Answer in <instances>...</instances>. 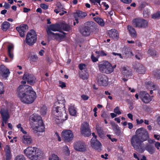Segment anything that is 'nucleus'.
I'll list each match as a JSON object with an SVG mask.
<instances>
[{
    "label": "nucleus",
    "instance_id": "1",
    "mask_svg": "<svg viewBox=\"0 0 160 160\" xmlns=\"http://www.w3.org/2000/svg\"><path fill=\"white\" fill-rule=\"evenodd\" d=\"M17 94L21 102L27 104L33 103L37 97L36 92L28 85H20L17 89Z\"/></svg>",
    "mask_w": 160,
    "mask_h": 160
},
{
    "label": "nucleus",
    "instance_id": "2",
    "mask_svg": "<svg viewBox=\"0 0 160 160\" xmlns=\"http://www.w3.org/2000/svg\"><path fill=\"white\" fill-rule=\"evenodd\" d=\"M57 99L58 101L55 102L53 106L52 116L53 120L57 124H59L61 122L62 120H63V118H62L63 117V112L65 115H66V114L65 111V100L64 98L59 96Z\"/></svg>",
    "mask_w": 160,
    "mask_h": 160
},
{
    "label": "nucleus",
    "instance_id": "3",
    "mask_svg": "<svg viewBox=\"0 0 160 160\" xmlns=\"http://www.w3.org/2000/svg\"><path fill=\"white\" fill-rule=\"evenodd\" d=\"M149 138V135L144 128H140L137 129L135 135L132 136L131 141L132 145L135 150L139 149L142 143Z\"/></svg>",
    "mask_w": 160,
    "mask_h": 160
},
{
    "label": "nucleus",
    "instance_id": "4",
    "mask_svg": "<svg viewBox=\"0 0 160 160\" xmlns=\"http://www.w3.org/2000/svg\"><path fill=\"white\" fill-rule=\"evenodd\" d=\"M25 154L31 160H39L44 156V153L40 149L29 146L24 151Z\"/></svg>",
    "mask_w": 160,
    "mask_h": 160
},
{
    "label": "nucleus",
    "instance_id": "5",
    "mask_svg": "<svg viewBox=\"0 0 160 160\" xmlns=\"http://www.w3.org/2000/svg\"><path fill=\"white\" fill-rule=\"evenodd\" d=\"M97 28V25L94 22L88 21L84 25L79 28V31L82 35L87 37L89 36L91 32H93Z\"/></svg>",
    "mask_w": 160,
    "mask_h": 160
},
{
    "label": "nucleus",
    "instance_id": "6",
    "mask_svg": "<svg viewBox=\"0 0 160 160\" xmlns=\"http://www.w3.org/2000/svg\"><path fill=\"white\" fill-rule=\"evenodd\" d=\"M61 30V25L59 24H52L49 26H48L46 28V31L48 36L51 35L54 36L56 38L63 39L66 37V33L64 32H61L62 34L59 33H54L51 31H60Z\"/></svg>",
    "mask_w": 160,
    "mask_h": 160
},
{
    "label": "nucleus",
    "instance_id": "7",
    "mask_svg": "<svg viewBox=\"0 0 160 160\" xmlns=\"http://www.w3.org/2000/svg\"><path fill=\"white\" fill-rule=\"evenodd\" d=\"M99 71L103 73L110 74L113 72L112 65L108 62L104 61L98 65Z\"/></svg>",
    "mask_w": 160,
    "mask_h": 160
},
{
    "label": "nucleus",
    "instance_id": "8",
    "mask_svg": "<svg viewBox=\"0 0 160 160\" xmlns=\"http://www.w3.org/2000/svg\"><path fill=\"white\" fill-rule=\"evenodd\" d=\"M37 39V35L35 31L32 29L26 35V43L29 46H32L36 42Z\"/></svg>",
    "mask_w": 160,
    "mask_h": 160
},
{
    "label": "nucleus",
    "instance_id": "9",
    "mask_svg": "<svg viewBox=\"0 0 160 160\" xmlns=\"http://www.w3.org/2000/svg\"><path fill=\"white\" fill-rule=\"evenodd\" d=\"M132 24L135 28H145L147 27L148 22L147 20L142 18H136L132 21Z\"/></svg>",
    "mask_w": 160,
    "mask_h": 160
},
{
    "label": "nucleus",
    "instance_id": "10",
    "mask_svg": "<svg viewBox=\"0 0 160 160\" xmlns=\"http://www.w3.org/2000/svg\"><path fill=\"white\" fill-rule=\"evenodd\" d=\"M97 82L99 86L106 87L108 84V78L105 74L100 73L97 77Z\"/></svg>",
    "mask_w": 160,
    "mask_h": 160
},
{
    "label": "nucleus",
    "instance_id": "11",
    "mask_svg": "<svg viewBox=\"0 0 160 160\" xmlns=\"http://www.w3.org/2000/svg\"><path fill=\"white\" fill-rule=\"evenodd\" d=\"M73 134L71 130H66L62 132V139L65 142H69L73 138Z\"/></svg>",
    "mask_w": 160,
    "mask_h": 160
},
{
    "label": "nucleus",
    "instance_id": "12",
    "mask_svg": "<svg viewBox=\"0 0 160 160\" xmlns=\"http://www.w3.org/2000/svg\"><path fill=\"white\" fill-rule=\"evenodd\" d=\"M81 132L82 134L85 137H89L91 135V131L88 123L84 122L81 126Z\"/></svg>",
    "mask_w": 160,
    "mask_h": 160
},
{
    "label": "nucleus",
    "instance_id": "13",
    "mask_svg": "<svg viewBox=\"0 0 160 160\" xmlns=\"http://www.w3.org/2000/svg\"><path fill=\"white\" fill-rule=\"evenodd\" d=\"M74 148L75 150L79 152H85L87 151L86 145L82 141L75 142L74 145Z\"/></svg>",
    "mask_w": 160,
    "mask_h": 160
},
{
    "label": "nucleus",
    "instance_id": "14",
    "mask_svg": "<svg viewBox=\"0 0 160 160\" xmlns=\"http://www.w3.org/2000/svg\"><path fill=\"white\" fill-rule=\"evenodd\" d=\"M42 119L41 116L36 114H32L30 117L29 122L30 125L32 126L38 123H42Z\"/></svg>",
    "mask_w": 160,
    "mask_h": 160
},
{
    "label": "nucleus",
    "instance_id": "15",
    "mask_svg": "<svg viewBox=\"0 0 160 160\" xmlns=\"http://www.w3.org/2000/svg\"><path fill=\"white\" fill-rule=\"evenodd\" d=\"M139 95V98L144 103H148L152 100V98L149 94L146 92L141 91Z\"/></svg>",
    "mask_w": 160,
    "mask_h": 160
},
{
    "label": "nucleus",
    "instance_id": "16",
    "mask_svg": "<svg viewBox=\"0 0 160 160\" xmlns=\"http://www.w3.org/2000/svg\"><path fill=\"white\" fill-rule=\"evenodd\" d=\"M28 28V26L25 24H22L16 28V29L18 32L20 36L21 37H24Z\"/></svg>",
    "mask_w": 160,
    "mask_h": 160
},
{
    "label": "nucleus",
    "instance_id": "17",
    "mask_svg": "<svg viewBox=\"0 0 160 160\" xmlns=\"http://www.w3.org/2000/svg\"><path fill=\"white\" fill-rule=\"evenodd\" d=\"M22 79L27 81L28 83L31 85L33 84L35 82V78L34 76L28 72L24 73Z\"/></svg>",
    "mask_w": 160,
    "mask_h": 160
},
{
    "label": "nucleus",
    "instance_id": "18",
    "mask_svg": "<svg viewBox=\"0 0 160 160\" xmlns=\"http://www.w3.org/2000/svg\"><path fill=\"white\" fill-rule=\"evenodd\" d=\"M91 146L95 149L100 151L101 150V147L102 144L101 143L97 140H95L92 138L91 141Z\"/></svg>",
    "mask_w": 160,
    "mask_h": 160
},
{
    "label": "nucleus",
    "instance_id": "19",
    "mask_svg": "<svg viewBox=\"0 0 160 160\" xmlns=\"http://www.w3.org/2000/svg\"><path fill=\"white\" fill-rule=\"evenodd\" d=\"M122 55L126 58H128L133 56V53L131 49L129 47L124 46L122 51Z\"/></svg>",
    "mask_w": 160,
    "mask_h": 160
},
{
    "label": "nucleus",
    "instance_id": "20",
    "mask_svg": "<svg viewBox=\"0 0 160 160\" xmlns=\"http://www.w3.org/2000/svg\"><path fill=\"white\" fill-rule=\"evenodd\" d=\"M107 33L111 38L118 39L119 38L118 31L115 29H112L107 31Z\"/></svg>",
    "mask_w": 160,
    "mask_h": 160
},
{
    "label": "nucleus",
    "instance_id": "21",
    "mask_svg": "<svg viewBox=\"0 0 160 160\" xmlns=\"http://www.w3.org/2000/svg\"><path fill=\"white\" fill-rule=\"evenodd\" d=\"M33 127V130L36 131V133L38 132H42L44 131V126L43 121L42 123H38Z\"/></svg>",
    "mask_w": 160,
    "mask_h": 160
},
{
    "label": "nucleus",
    "instance_id": "22",
    "mask_svg": "<svg viewBox=\"0 0 160 160\" xmlns=\"http://www.w3.org/2000/svg\"><path fill=\"white\" fill-rule=\"evenodd\" d=\"M0 72L1 76L4 78H7L8 77L10 72L9 70L4 65H1L0 67Z\"/></svg>",
    "mask_w": 160,
    "mask_h": 160
},
{
    "label": "nucleus",
    "instance_id": "23",
    "mask_svg": "<svg viewBox=\"0 0 160 160\" xmlns=\"http://www.w3.org/2000/svg\"><path fill=\"white\" fill-rule=\"evenodd\" d=\"M0 113L2 118V121L6 123L10 117L9 112L7 110L1 109L0 111Z\"/></svg>",
    "mask_w": 160,
    "mask_h": 160
},
{
    "label": "nucleus",
    "instance_id": "24",
    "mask_svg": "<svg viewBox=\"0 0 160 160\" xmlns=\"http://www.w3.org/2000/svg\"><path fill=\"white\" fill-rule=\"evenodd\" d=\"M110 124L115 133L117 136L120 135L121 133V131L119 126L113 121L111 122Z\"/></svg>",
    "mask_w": 160,
    "mask_h": 160
},
{
    "label": "nucleus",
    "instance_id": "25",
    "mask_svg": "<svg viewBox=\"0 0 160 160\" xmlns=\"http://www.w3.org/2000/svg\"><path fill=\"white\" fill-rule=\"evenodd\" d=\"M145 148L150 154H153L155 152V147L153 144L147 143L146 145Z\"/></svg>",
    "mask_w": 160,
    "mask_h": 160
},
{
    "label": "nucleus",
    "instance_id": "26",
    "mask_svg": "<svg viewBox=\"0 0 160 160\" xmlns=\"http://www.w3.org/2000/svg\"><path fill=\"white\" fill-rule=\"evenodd\" d=\"M134 69L140 74H144L146 71L145 68L140 64L136 65Z\"/></svg>",
    "mask_w": 160,
    "mask_h": 160
},
{
    "label": "nucleus",
    "instance_id": "27",
    "mask_svg": "<svg viewBox=\"0 0 160 160\" xmlns=\"http://www.w3.org/2000/svg\"><path fill=\"white\" fill-rule=\"evenodd\" d=\"M4 150L5 152V155L6 160H10L11 158V151L9 145H6L4 148Z\"/></svg>",
    "mask_w": 160,
    "mask_h": 160
},
{
    "label": "nucleus",
    "instance_id": "28",
    "mask_svg": "<svg viewBox=\"0 0 160 160\" xmlns=\"http://www.w3.org/2000/svg\"><path fill=\"white\" fill-rule=\"evenodd\" d=\"M148 53L154 58L159 57V54L157 51L153 48H149L148 51Z\"/></svg>",
    "mask_w": 160,
    "mask_h": 160
},
{
    "label": "nucleus",
    "instance_id": "29",
    "mask_svg": "<svg viewBox=\"0 0 160 160\" xmlns=\"http://www.w3.org/2000/svg\"><path fill=\"white\" fill-rule=\"evenodd\" d=\"M22 140L23 143L28 145L31 144L32 142V138L29 135H24Z\"/></svg>",
    "mask_w": 160,
    "mask_h": 160
},
{
    "label": "nucleus",
    "instance_id": "30",
    "mask_svg": "<svg viewBox=\"0 0 160 160\" xmlns=\"http://www.w3.org/2000/svg\"><path fill=\"white\" fill-rule=\"evenodd\" d=\"M60 25L61 29L62 28L65 31L69 32L72 29V26L69 25L67 24L62 22Z\"/></svg>",
    "mask_w": 160,
    "mask_h": 160
},
{
    "label": "nucleus",
    "instance_id": "31",
    "mask_svg": "<svg viewBox=\"0 0 160 160\" xmlns=\"http://www.w3.org/2000/svg\"><path fill=\"white\" fill-rule=\"evenodd\" d=\"M127 28L130 35L133 38H136L137 34L135 29L130 25L128 26Z\"/></svg>",
    "mask_w": 160,
    "mask_h": 160
},
{
    "label": "nucleus",
    "instance_id": "32",
    "mask_svg": "<svg viewBox=\"0 0 160 160\" xmlns=\"http://www.w3.org/2000/svg\"><path fill=\"white\" fill-rule=\"evenodd\" d=\"M10 27V24L8 21H4L2 24L1 29L3 31H6Z\"/></svg>",
    "mask_w": 160,
    "mask_h": 160
},
{
    "label": "nucleus",
    "instance_id": "33",
    "mask_svg": "<svg viewBox=\"0 0 160 160\" xmlns=\"http://www.w3.org/2000/svg\"><path fill=\"white\" fill-rule=\"evenodd\" d=\"M68 110L70 114L73 116H75L76 115L77 111L76 108L73 105H71L69 106Z\"/></svg>",
    "mask_w": 160,
    "mask_h": 160
},
{
    "label": "nucleus",
    "instance_id": "34",
    "mask_svg": "<svg viewBox=\"0 0 160 160\" xmlns=\"http://www.w3.org/2000/svg\"><path fill=\"white\" fill-rule=\"evenodd\" d=\"M93 19L100 26L102 27L104 26V22L103 21V20L102 18L98 17H94L93 18Z\"/></svg>",
    "mask_w": 160,
    "mask_h": 160
},
{
    "label": "nucleus",
    "instance_id": "35",
    "mask_svg": "<svg viewBox=\"0 0 160 160\" xmlns=\"http://www.w3.org/2000/svg\"><path fill=\"white\" fill-rule=\"evenodd\" d=\"M75 14L77 15V17L80 18H83L87 15L86 12H82L81 11H79V10H78L76 11Z\"/></svg>",
    "mask_w": 160,
    "mask_h": 160
},
{
    "label": "nucleus",
    "instance_id": "36",
    "mask_svg": "<svg viewBox=\"0 0 160 160\" xmlns=\"http://www.w3.org/2000/svg\"><path fill=\"white\" fill-rule=\"evenodd\" d=\"M96 130L97 131L98 135L100 137H102L103 133V131L101 127L99 125H96Z\"/></svg>",
    "mask_w": 160,
    "mask_h": 160
},
{
    "label": "nucleus",
    "instance_id": "37",
    "mask_svg": "<svg viewBox=\"0 0 160 160\" xmlns=\"http://www.w3.org/2000/svg\"><path fill=\"white\" fill-rule=\"evenodd\" d=\"M123 74L124 76H126L127 78H128L131 76L132 75V71L131 69L127 70L126 69H124V72Z\"/></svg>",
    "mask_w": 160,
    "mask_h": 160
},
{
    "label": "nucleus",
    "instance_id": "38",
    "mask_svg": "<svg viewBox=\"0 0 160 160\" xmlns=\"http://www.w3.org/2000/svg\"><path fill=\"white\" fill-rule=\"evenodd\" d=\"M95 53L97 55V57L99 58L100 57H103L106 56L107 54L103 50L100 51H95Z\"/></svg>",
    "mask_w": 160,
    "mask_h": 160
},
{
    "label": "nucleus",
    "instance_id": "39",
    "mask_svg": "<svg viewBox=\"0 0 160 160\" xmlns=\"http://www.w3.org/2000/svg\"><path fill=\"white\" fill-rule=\"evenodd\" d=\"M13 48V46L11 45H8V54L9 58L12 59L13 58V54L11 52V49Z\"/></svg>",
    "mask_w": 160,
    "mask_h": 160
},
{
    "label": "nucleus",
    "instance_id": "40",
    "mask_svg": "<svg viewBox=\"0 0 160 160\" xmlns=\"http://www.w3.org/2000/svg\"><path fill=\"white\" fill-rule=\"evenodd\" d=\"M47 108L46 106L45 105H43L42 107L40 112V113L42 115H45L47 112Z\"/></svg>",
    "mask_w": 160,
    "mask_h": 160
},
{
    "label": "nucleus",
    "instance_id": "41",
    "mask_svg": "<svg viewBox=\"0 0 160 160\" xmlns=\"http://www.w3.org/2000/svg\"><path fill=\"white\" fill-rule=\"evenodd\" d=\"M102 117L105 119H109L110 118L109 113L107 112H104L101 114Z\"/></svg>",
    "mask_w": 160,
    "mask_h": 160
},
{
    "label": "nucleus",
    "instance_id": "42",
    "mask_svg": "<svg viewBox=\"0 0 160 160\" xmlns=\"http://www.w3.org/2000/svg\"><path fill=\"white\" fill-rule=\"evenodd\" d=\"M88 72L86 71L85 73L81 74L80 75V78L83 80L87 79L88 78Z\"/></svg>",
    "mask_w": 160,
    "mask_h": 160
},
{
    "label": "nucleus",
    "instance_id": "43",
    "mask_svg": "<svg viewBox=\"0 0 160 160\" xmlns=\"http://www.w3.org/2000/svg\"><path fill=\"white\" fill-rule=\"evenodd\" d=\"M150 13V11L148 9L146 8L144 9L143 15L144 18L148 17Z\"/></svg>",
    "mask_w": 160,
    "mask_h": 160
},
{
    "label": "nucleus",
    "instance_id": "44",
    "mask_svg": "<svg viewBox=\"0 0 160 160\" xmlns=\"http://www.w3.org/2000/svg\"><path fill=\"white\" fill-rule=\"evenodd\" d=\"M153 74L156 78L160 79V70H154L153 71Z\"/></svg>",
    "mask_w": 160,
    "mask_h": 160
},
{
    "label": "nucleus",
    "instance_id": "45",
    "mask_svg": "<svg viewBox=\"0 0 160 160\" xmlns=\"http://www.w3.org/2000/svg\"><path fill=\"white\" fill-rule=\"evenodd\" d=\"M63 152L66 155L70 154V151L67 146L65 145L63 147Z\"/></svg>",
    "mask_w": 160,
    "mask_h": 160
},
{
    "label": "nucleus",
    "instance_id": "46",
    "mask_svg": "<svg viewBox=\"0 0 160 160\" xmlns=\"http://www.w3.org/2000/svg\"><path fill=\"white\" fill-rule=\"evenodd\" d=\"M14 160H26V159L23 155H19L15 157Z\"/></svg>",
    "mask_w": 160,
    "mask_h": 160
},
{
    "label": "nucleus",
    "instance_id": "47",
    "mask_svg": "<svg viewBox=\"0 0 160 160\" xmlns=\"http://www.w3.org/2000/svg\"><path fill=\"white\" fill-rule=\"evenodd\" d=\"M49 160H61L58 156L55 154H52V156L49 158Z\"/></svg>",
    "mask_w": 160,
    "mask_h": 160
},
{
    "label": "nucleus",
    "instance_id": "48",
    "mask_svg": "<svg viewBox=\"0 0 160 160\" xmlns=\"http://www.w3.org/2000/svg\"><path fill=\"white\" fill-rule=\"evenodd\" d=\"M160 17V12L158 11L155 14H154L152 16V18L153 19H156Z\"/></svg>",
    "mask_w": 160,
    "mask_h": 160
},
{
    "label": "nucleus",
    "instance_id": "49",
    "mask_svg": "<svg viewBox=\"0 0 160 160\" xmlns=\"http://www.w3.org/2000/svg\"><path fill=\"white\" fill-rule=\"evenodd\" d=\"M4 85L2 82H0V94L4 93V91L3 90Z\"/></svg>",
    "mask_w": 160,
    "mask_h": 160
},
{
    "label": "nucleus",
    "instance_id": "50",
    "mask_svg": "<svg viewBox=\"0 0 160 160\" xmlns=\"http://www.w3.org/2000/svg\"><path fill=\"white\" fill-rule=\"evenodd\" d=\"M153 82L151 81L146 82L145 83V86L148 88H151Z\"/></svg>",
    "mask_w": 160,
    "mask_h": 160
},
{
    "label": "nucleus",
    "instance_id": "51",
    "mask_svg": "<svg viewBox=\"0 0 160 160\" xmlns=\"http://www.w3.org/2000/svg\"><path fill=\"white\" fill-rule=\"evenodd\" d=\"M38 57L36 55H33L31 57L30 59H31V62H35L37 61V60L38 59Z\"/></svg>",
    "mask_w": 160,
    "mask_h": 160
},
{
    "label": "nucleus",
    "instance_id": "52",
    "mask_svg": "<svg viewBox=\"0 0 160 160\" xmlns=\"http://www.w3.org/2000/svg\"><path fill=\"white\" fill-rule=\"evenodd\" d=\"M114 112L116 114L118 115L121 114L122 113L119 110V107L118 106H117L114 109Z\"/></svg>",
    "mask_w": 160,
    "mask_h": 160
},
{
    "label": "nucleus",
    "instance_id": "53",
    "mask_svg": "<svg viewBox=\"0 0 160 160\" xmlns=\"http://www.w3.org/2000/svg\"><path fill=\"white\" fill-rule=\"evenodd\" d=\"M98 58L97 57V56L96 57H95L93 54V53H92V54L91 56V59L92 61L93 62H96L98 61V58Z\"/></svg>",
    "mask_w": 160,
    "mask_h": 160
},
{
    "label": "nucleus",
    "instance_id": "54",
    "mask_svg": "<svg viewBox=\"0 0 160 160\" xmlns=\"http://www.w3.org/2000/svg\"><path fill=\"white\" fill-rule=\"evenodd\" d=\"M147 5L148 4L146 2H143L140 5L139 8L141 10L144 8H145Z\"/></svg>",
    "mask_w": 160,
    "mask_h": 160
},
{
    "label": "nucleus",
    "instance_id": "55",
    "mask_svg": "<svg viewBox=\"0 0 160 160\" xmlns=\"http://www.w3.org/2000/svg\"><path fill=\"white\" fill-rule=\"evenodd\" d=\"M59 83L60 85H59V86L61 88H65L66 87V83L65 82L62 81H59Z\"/></svg>",
    "mask_w": 160,
    "mask_h": 160
},
{
    "label": "nucleus",
    "instance_id": "56",
    "mask_svg": "<svg viewBox=\"0 0 160 160\" xmlns=\"http://www.w3.org/2000/svg\"><path fill=\"white\" fill-rule=\"evenodd\" d=\"M151 88V89H153V90H155L158 89V87L157 84H154L153 83L152 85Z\"/></svg>",
    "mask_w": 160,
    "mask_h": 160
},
{
    "label": "nucleus",
    "instance_id": "57",
    "mask_svg": "<svg viewBox=\"0 0 160 160\" xmlns=\"http://www.w3.org/2000/svg\"><path fill=\"white\" fill-rule=\"evenodd\" d=\"M136 46H138L139 47H142V44L141 42L139 40H136L135 42Z\"/></svg>",
    "mask_w": 160,
    "mask_h": 160
},
{
    "label": "nucleus",
    "instance_id": "58",
    "mask_svg": "<svg viewBox=\"0 0 160 160\" xmlns=\"http://www.w3.org/2000/svg\"><path fill=\"white\" fill-rule=\"evenodd\" d=\"M86 66V65L85 64H82V63L81 64H79L78 65L79 68L80 70H82L83 69L84 67H85Z\"/></svg>",
    "mask_w": 160,
    "mask_h": 160
},
{
    "label": "nucleus",
    "instance_id": "59",
    "mask_svg": "<svg viewBox=\"0 0 160 160\" xmlns=\"http://www.w3.org/2000/svg\"><path fill=\"white\" fill-rule=\"evenodd\" d=\"M40 6L43 9H47L48 8V6L45 4L42 3L40 5Z\"/></svg>",
    "mask_w": 160,
    "mask_h": 160
},
{
    "label": "nucleus",
    "instance_id": "60",
    "mask_svg": "<svg viewBox=\"0 0 160 160\" xmlns=\"http://www.w3.org/2000/svg\"><path fill=\"white\" fill-rule=\"evenodd\" d=\"M81 97L83 100H87L89 99V97L86 95L82 94L81 96Z\"/></svg>",
    "mask_w": 160,
    "mask_h": 160
},
{
    "label": "nucleus",
    "instance_id": "61",
    "mask_svg": "<svg viewBox=\"0 0 160 160\" xmlns=\"http://www.w3.org/2000/svg\"><path fill=\"white\" fill-rule=\"evenodd\" d=\"M112 54L114 56H119L120 58L121 59H123V57L122 56V54H120V53H117V52H113L112 53Z\"/></svg>",
    "mask_w": 160,
    "mask_h": 160
},
{
    "label": "nucleus",
    "instance_id": "62",
    "mask_svg": "<svg viewBox=\"0 0 160 160\" xmlns=\"http://www.w3.org/2000/svg\"><path fill=\"white\" fill-rule=\"evenodd\" d=\"M4 5L3 6L4 8L6 9H9L10 7V5L6 2H4Z\"/></svg>",
    "mask_w": 160,
    "mask_h": 160
},
{
    "label": "nucleus",
    "instance_id": "63",
    "mask_svg": "<svg viewBox=\"0 0 160 160\" xmlns=\"http://www.w3.org/2000/svg\"><path fill=\"white\" fill-rule=\"evenodd\" d=\"M121 1L123 3L129 4L131 3L132 1V0H121Z\"/></svg>",
    "mask_w": 160,
    "mask_h": 160
},
{
    "label": "nucleus",
    "instance_id": "64",
    "mask_svg": "<svg viewBox=\"0 0 160 160\" xmlns=\"http://www.w3.org/2000/svg\"><path fill=\"white\" fill-rule=\"evenodd\" d=\"M102 4L104 7H105V9L107 10L109 7V6L108 4H107L105 2H103Z\"/></svg>",
    "mask_w": 160,
    "mask_h": 160
}]
</instances>
